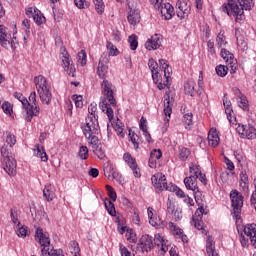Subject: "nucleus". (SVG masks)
Listing matches in <instances>:
<instances>
[{"label": "nucleus", "instance_id": "a211bd4d", "mask_svg": "<svg viewBox=\"0 0 256 256\" xmlns=\"http://www.w3.org/2000/svg\"><path fill=\"white\" fill-rule=\"evenodd\" d=\"M204 214H205V208L199 207L193 216L194 227L198 229V231H202V233H206L205 228H203V220H202Z\"/></svg>", "mask_w": 256, "mask_h": 256}, {"label": "nucleus", "instance_id": "5701e85b", "mask_svg": "<svg viewBox=\"0 0 256 256\" xmlns=\"http://www.w3.org/2000/svg\"><path fill=\"white\" fill-rule=\"evenodd\" d=\"M171 113H173V102H171V98L169 97V93L166 92V96L164 97V121L166 123V127H169V119H171Z\"/></svg>", "mask_w": 256, "mask_h": 256}, {"label": "nucleus", "instance_id": "052dcab7", "mask_svg": "<svg viewBox=\"0 0 256 256\" xmlns=\"http://www.w3.org/2000/svg\"><path fill=\"white\" fill-rule=\"evenodd\" d=\"M92 150L94 155H97L98 159H105V150H103V146L101 144Z\"/></svg>", "mask_w": 256, "mask_h": 256}, {"label": "nucleus", "instance_id": "8fccbe9b", "mask_svg": "<svg viewBox=\"0 0 256 256\" xmlns=\"http://www.w3.org/2000/svg\"><path fill=\"white\" fill-rule=\"evenodd\" d=\"M129 141H131V143L134 146V149H139V135L135 134V132L131 133V131H129Z\"/></svg>", "mask_w": 256, "mask_h": 256}, {"label": "nucleus", "instance_id": "5fc2aeb1", "mask_svg": "<svg viewBox=\"0 0 256 256\" xmlns=\"http://www.w3.org/2000/svg\"><path fill=\"white\" fill-rule=\"evenodd\" d=\"M168 227L170 231L173 233V235H178V237H180V235L183 234V230L177 227V225H175V223L173 222H169Z\"/></svg>", "mask_w": 256, "mask_h": 256}, {"label": "nucleus", "instance_id": "de8ad7c7", "mask_svg": "<svg viewBox=\"0 0 256 256\" xmlns=\"http://www.w3.org/2000/svg\"><path fill=\"white\" fill-rule=\"evenodd\" d=\"M78 157L82 159V161H85L89 158V148L87 146H81L78 151Z\"/></svg>", "mask_w": 256, "mask_h": 256}, {"label": "nucleus", "instance_id": "1a4fd4ad", "mask_svg": "<svg viewBox=\"0 0 256 256\" xmlns=\"http://www.w3.org/2000/svg\"><path fill=\"white\" fill-rule=\"evenodd\" d=\"M155 190L159 193L161 191H169L171 184H167V178L163 173H156L151 178Z\"/></svg>", "mask_w": 256, "mask_h": 256}, {"label": "nucleus", "instance_id": "c756f323", "mask_svg": "<svg viewBox=\"0 0 256 256\" xmlns=\"http://www.w3.org/2000/svg\"><path fill=\"white\" fill-rule=\"evenodd\" d=\"M221 142V139L219 138V132H217V129L211 128L208 133V143L211 147H217L219 143Z\"/></svg>", "mask_w": 256, "mask_h": 256}, {"label": "nucleus", "instance_id": "680f3d73", "mask_svg": "<svg viewBox=\"0 0 256 256\" xmlns=\"http://www.w3.org/2000/svg\"><path fill=\"white\" fill-rule=\"evenodd\" d=\"M128 42L130 43V48L132 51H135L137 49V47L139 46V42L137 41L136 35L129 36Z\"/></svg>", "mask_w": 256, "mask_h": 256}, {"label": "nucleus", "instance_id": "f704fd0d", "mask_svg": "<svg viewBox=\"0 0 256 256\" xmlns=\"http://www.w3.org/2000/svg\"><path fill=\"white\" fill-rule=\"evenodd\" d=\"M127 19H128V23L130 25H137L139 24V22L141 21V15L139 14V10H130L128 12V16H127Z\"/></svg>", "mask_w": 256, "mask_h": 256}, {"label": "nucleus", "instance_id": "13d9d810", "mask_svg": "<svg viewBox=\"0 0 256 256\" xmlns=\"http://www.w3.org/2000/svg\"><path fill=\"white\" fill-rule=\"evenodd\" d=\"M229 71V68L225 65H218L216 67V73L219 77H225Z\"/></svg>", "mask_w": 256, "mask_h": 256}, {"label": "nucleus", "instance_id": "4d7b16f0", "mask_svg": "<svg viewBox=\"0 0 256 256\" xmlns=\"http://www.w3.org/2000/svg\"><path fill=\"white\" fill-rule=\"evenodd\" d=\"M126 239L129 243H135L137 241V234H135L133 229L126 230Z\"/></svg>", "mask_w": 256, "mask_h": 256}, {"label": "nucleus", "instance_id": "dca6fc26", "mask_svg": "<svg viewBox=\"0 0 256 256\" xmlns=\"http://www.w3.org/2000/svg\"><path fill=\"white\" fill-rule=\"evenodd\" d=\"M236 131L244 139H256V129L251 125H239Z\"/></svg>", "mask_w": 256, "mask_h": 256}, {"label": "nucleus", "instance_id": "c85d7f7f", "mask_svg": "<svg viewBox=\"0 0 256 256\" xmlns=\"http://www.w3.org/2000/svg\"><path fill=\"white\" fill-rule=\"evenodd\" d=\"M158 11H160L162 17H164L166 21H169V19H172L173 15H175V10L170 3L162 5Z\"/></svg>", "mask_w": 256, "mask_h": 256}, {"label": "nucleus", "instance_id": "cd10ccee", "mask_svg": "<svg viewBox=\"0 0 256 256\" xmlns=\"http://www.w3.org/2000/svg\"><path fill=\"white\" fill-rule=\"evenodd\" d=\"M163 157V153L161 152V149H154L150 153V158L148 161V165L151 169L157 168V161Z\"/></svg>", "mask_w": 256, "mask_h": 256}, {"label": "nucleus", "instance_id": "39448f33", "mask_svg": "<svg viewBox=\"0 0 256 256\" xmlns=\"http://www.w3.org/2000/svg\"><path fill=\"white\" fill-rule=\"evenodd\" d=\"M221 10L223 11V13H227L229 17H235L237 23L245 21V15L243 14L245 8H239V6L233 0H228L227 3H224L221 6Z\"/></svg>", "mask_w": 256, "mask_h": 256}, {"label": "nucleus", "instance_id": "473e14b6", "mask_svg": "<svg viewBox=\"0 0 256 256\" xmlns=\"http://www.w3.org/2000/svg\"><path fill=\"white\" fill-rule=\"evenodd\" d=\"M33 153L35 157H39L41 161H49V157L47 156V152H45V148L39 144H36L33 149Z\"/></svg>", "mask_w": 256, "mask_h": 256}, {"label": "nucleus", "instance_id": "4c0bfd02", "mask_svg": "<svg viewBox=\"0 0 256 256\" xmlns=\"http://www.w3.org/2000/svg\"><path fill=\"white\" fill-rule=\"evenodd\" d=\"M206 252L208 256H219L215 251V242L213 241V237L208 236L206 241Z\"/></svg>", "mask_w": 256, "mask_h": 256}, {"label": "nucleus", "instance_id": "49530a36", "mask_svg": "<svg viewBox=\"0 0 256 256\" xmlns=\"http://www.w3.org/2000/svg\"><path fill=\"white\" fill-rule=\"evenodd\" d=\"M93 3L95 5V9L99 15H103L105 12V3H103V0H93Z\"/></svg>", "mask_w": 256, "mask_h": 256}, {"label": "nucleus", "instance_id": "f3484780", "mask_svg": "<svg viewBox=\"0 0 256 256\" xmlns=\"http://www.w3.org/2000/svg\"><path fill=\"white\" fill-rule=\"evenodd\" d=\"M232 91L237 101L238 107L243 109V111H249V101L247 100V97L241 92L239 88H233Z\"/></svg>", "mask_w": 256, "mask_h": 256}, {"label": "nucleus", "instance_id": "6e6d98bb", "mask_svg": "<svg viewBox=\"0 0 256 256\" xmlns=\"http://www.w3.org/2000/svg\"><path fill=\"white\" fill-rule=\"evenodd\" d=\"M78 63L82 66L85 67L87 65V54L85 53V50H81L78 55Z\"/></svg>", "mask_w": 256, "mask_h": 256}, {"label": "nucleus", "instance_id": "9b49d317", "mask_svg": "<svg viewBox=\"0 0 256 256\" xmlns=\"http://www.w3.org/2000/svg\"><path fill=\"white\" fill-rule=\"evenodd\" d=\"M231 207L236 215L241 213L243 207V194L237 189H234L230 192Z\"/></svg>", "mask_w": 256, "mask_h": 256}, {"label": "nucleus", "instance_id": "774afa93", "mask_svg": "<svg viewBox=\"0 0 256 256\" xmlns=\"http://www.w3.org/2000/svg\"><path fill=\"white\" fill-rule=\"evenodd\" d=\"M6 143L9 145V147H13V145L17 143V138L15 137V135L8 133L6 136Z\"/></svg>", "mask_w": 256, "mask_h": 256}, {"label": "nucleus", "instance_id": "3c124183", "mask_svg": "<svg viewBox=\"0 0 256 256\" xmlns=\"http://www.w3.org/2000/svg\"><path fill=\"white\" fill-rule=\"evenodd\" d=\"M123 159L125 161V163H127V165H129V167H135L137 165V161H135V158H133V156H131V154L129 153H125L123 156Z\"/></svg>", "mask_w": 256, "mask_h": 256}, {"label": "nucleus", "instance_id": "f257e3e1", "mask_svg": "<svg viewBox=\"0 0 256 256\" xmlns=\"http://www.w3.org/2000/svg\"><path fill=\"white\" fill-rule=\"evenodd\" d=\"M159 64L153 58L149 59L148 67L152 74V79L157 85L158 89H165L171 85V68L164 59L159 60Z\"/></svg>", "mask_w": 256, "mask_h": 256}, {"label": "nucleus", "instance_id": "a19ab883", "mask_svg": "<svg viewBox=\"0 0 256 256\" xmlns=\"http://www.w3.org/2000/svg\"><path fill=\"white\" fill-rule=\"evenodd\" d=\"M41 253L43 256H65L61 249L42 248Z\"/></svg>", "mask_w": 256, "mask_h": 256}, {"label": "nucleus", "instance_id": "603ef678", "mask_svg": "<svg viewBox=\"0 0 256 256\" xmlns=\"http://www.w3.org/2000/svg\"><path fill=\"white\" fill-rule=\"evenodd\" d=\"M216 43L217 46L220 48L225 47L227 45V40L225 39V34L223 32H220L216 37Z\"/></svg>", "mask_w": 256, "mask_h": 256}, {"label": "nucleus", "instance_id": "20e7f679", "mask_svg": "<svg viewBox=\"0 0 256 256\" xmlns=\"http://www.w3.org/2000/svg\"><path fill=\"white\" fill-rule=\"evenodd\" d=\"M99 116H97V104L91 103L88 107V117L86 118L85 133H97L99 129Z\"/></svg>", "mask_w": 256, "mask_h": 256}, {"label": "nucleus", "instance_id": "6ab92c4d", "mask_svg": "<svg viewBox=\"0 0 256 256\" xmlns=\"http://www.w3.org/2000/svg\"><path fill=\"white\" fill-rule=\"evenodd\" d=\"M223 105H224L225 113L227 115V119L229 123H232L233 125H235V123H237V118H235L233 107H231V100L227 98V95H224L223 97Z\"/></svg>", "mask_w": 256, "mask_h": 256}, {"label": "nucleus", "instance_id": "bf43d9fd", "mask_svg": "<svg viewBox=\"0 0 256 256\" xmlns=\"http://www.w3.org/2000/svg\"><path fill=\"white\" fill-rule=\"evenodd\" d=\"M238 3L246 11H249L254 5L253 0H238Z\"/></svg>", "mask_w": 256, "mask_h": 256}, {"label": "nucleus", "instance_id": "0eeeda50", "mask_svg": "<svg viewBox=\"0 0 256 256\" xmlns=\"http://www.w3.org/2000/svg\"><path fill=\"white\" fill-rule=\"evenodd\" d=\"M0 45L4 49H9V47H11L12 51H15V49L19 47V41H17V37L13 36L11 40H9L7 28H5L3 25H0Z\"/></svg>", "mask_w": 256, "mask_h": 256}, {"label": "nucleus", "instance_id": "ddd939ff", "mask_svg": "<svg viewBox=\"0 0 256 256\" xmlns=\"http://www.w3.org/2000/svg\"><path fill=\"white\" fill-rule=\"evenodd\" d=\"M179 19H187L191 14V2L189 0H178L177 2Z\"/></svg>", "mask_w": 256, "mask_h": 256}, {"label": "nucleus", "instance_id": "bb28decb", "mask_svg": "<svg viewBox=\"0 0 256 256\" xmlns=\"http://www.w3.org/2000/svg\"><path fill=\"white\" fill-rule=\"evenodd\" d=\"M244 233L250 239V243L256 249V224H248L244 227Z\"/></svg>", "mask_w": 256, "mask_h": 256}, {"label": "nucleus", "instance_id": "79ce46f5", "mask_svg": "<svg viewBox=\"0 0 256 256\" xmlns=\"http://www.w3.org/2000/svg\"><path fill=\"white\" fill-rule=\"evenodd\" d=\"M189 173L192 179H199V176L202 174L201 167H199V165H196L194 163H190Z\"/></svg>", "mask_w": 256, "mask_h": 256}, {"label": "nucleus", "instance_id": "72a5a7b5", "mask_svg": "<svg viewBox=\"0 0 256 256\" xmlns=\"http://www.w3.org/2000/svg\"><path fill=\"white\" fill-rule=\"evenodd\" d=\"M237 45L242 51H247V40L245 33L239 29L236 30Z\"/></svg>", "mask_w": 256, "mask_h": 256}, {"label": "nucleus", "instance_id": "7ed1b4c3", "mask_svg": "<svg viewBox=\"0 0 256 256\" xmlns=\"http://www.w3.org/2000/svg\"><path fill=\"white\" fill-rule=\"evenodd\" d=\"M34 83L41 103L43 105H49L51 99H53V94H51V86L49 85V82H47V78L43 75L36 76L34 78Z\"/></svg>", "mask_w": 256, "mask_h": 256}, {"label": "nucleus", "instance_id": "a878e982", "mask_svg": "<svg viewBox=\"0 0 256 256\" xmlns=\"http://www.w3.org/2000/svg\"><path fill=\"white\" fill-rule=\"evenodd\" d=\"M83 133L88 140V145H90L92 149H95L96 147H99L101 145V141L99 140V138H97V136H95L99 134V128H97L96 132H89V136L85 132V128H83Z\"/></svg>", "mask_w": 256, "mask_h": 256}, {"label": "nucleus", "instance_id": "f8f14e48", "mask_svg": "<svg viewBox=\"0 0 256 256\" xmlns=\"http://www.w3.org/2000/svg\"><path fill=\"white\" fill-rule=\"evenodd\" d=\"M2 167L9 177L17 175V161H15V158L11 156L2 158Z\"/></svg>", "mask_w": 256, "mask_h": 256}, {"label": "nucleus", "instance_id": "ea45409f", "mask_svg": "<svg viewBox=\"0 0 256 256\" xmlns=\"http://www.w3.org/2000/svg\"><path fill=\"white\" fill-rule=\"evenodd\" d=\"M147 211L150 225H152V227H159V225H161V218L154 216L152 207H148Z\"/></svg>", "mask_w": 256, "mask_h": 256}, {"label": "nucleus", "instance_id": "423d86ee", "mask_svg": "<svg viewBox=\"0 0 256 256\" xmlns=\"http://www.w3.org/2000/svg\"><path fill=\"white\" fill-rule=\"evenodd\" d=\"M14 97L18 101H20L23 109H25V119L28 123H30V121H32L34 117H37V115H39V111H41V108H39V106H31V103H29V100H27L25 96H23V94L15 92Z\"/></svg>", "mask_w": 256, "mask_h": 256}, {"label": "nucleus", "instance_id": "393cba45", "mask_svg": "<svg viewBox=\"0 0 256 256\" xmlns=\"http://www.w3.org/2000/svg\"><path fill=\"white\" fill-rule=\"evenodd\" d=\"M109 70V59L107 57H101L97 67V75L100 79H105L107 71Z\"/></svg>", "mask_w": 256, "mask_h": 256}, {"label": "nucleus", "instance_id": "2f4dec72", "mask_svg": "<svg viewBox=\"0 0 256 256\" xmlns=\"http://www.w3.org/2000/svg\"><path fill=\"white\" fill-rule=\"evenodd\" d=\"M184 91L186 95H190V97H194L197 93V84L195 80L190 79L184 84Z\"/></svg>", "mask_w": 256, "mask_h": 256}, {"label": "nucleus", "instance_id": "4468645a", "mask_svg": "<svg viewBox=\"0 0 256 256\" xmlns=\"http://www.w3.org/2000/svg\"><path fill=\"white\" fill-rule=\"evenodd\" d=\"M61 51L64 71H66L70 77H75V66L71 63V59H69V52H67L65 48H62Z\"/></svg>", "mask_w": 256, "mask_h": 256}, {"label": "nucleus", "instance_id": "6e6552de", "mask_svg": "<svg viewBox=\"0 0 256 256\" xmlns=\"http://www.w3.org/2000/svg\"><path fill=\"white\" fill-rule=\"evenodd\" d=\"M102 93L105 97L104 101H108L112 107H117V100H115L114 91H113V83L108 80H103L101 83Z\"/></svg>", "mask_w": 256, "mask_h": 256}, {"label": "nucleus", "instance_id": "c9c22d12", "mask_svg": "<svg viewBox=\"0 0 256 256\" xmlns=\"http://www.w3.org/2000/svg\"><path fill=\"white\" fill-rule=\"evenodd\" d=\"M43 197L48 201L51 202L55 199V186L51 184H47L43 190Z\"/></svg>", "mask_w": 256, "mask_h": 256}, {"label": "nucleus", "instance_id": "864d4df0", "mask_svg": "<svg viewBox=\"0 0 256 256\" xmlns=\"http://www.w3.org/2000/svg\"><path fill=\"white\" fill-rule=\"evenodd\" d=\"M168 191H173L177 197H180V199H185V192H183V190H181L179 187L170 184V188H168Z\"/></svg>", "mask_w": 256, "mask_h": 256}, {"label": "nucleus", "instance_id": "338daca9", "mask_svg": "<svg viewBox=\"0 0 256 256\" xmlns=\"http://www.w3.org/2000/svg\"><path fill=\"white\" fill-rule=\"evenodd\" d=\"M179 155H180V159L182 161H185V160L188 159L189 155H191V151L187 148H181L180 152H179Z\"/></svg>", "mask_w": 256, "mask_h": 256}, {"label": "nucleus", "instance_id": "b1692460", "mask_svg": "<svg viewBox=\"0 0 256 256\" xmlns=\"http://www.w3.org/2000/svg\"><path fill=\"white\" fill-rule=\"evenodd\" d=\"M167 211L168 213H171V215H173L176 221H181V219H183L181 209L175 206V202H173L171 198L167 199Z\"/></svg>", "mask_w": 256, "mask_h": 256}, {"label": "nucleus", "instance_id": "9d476101", "mask_svg": "<svg viewBox=\"0 0 256 256\" xmlns=\"http://www.w3.org/2000/svg\"><path fill=\"white\" fill-rule=\"evenodd\" d=\"M184 185L186 189L193 191L195 201L196 203H199L201 197H203V193L199 190V186H197V179L193 178V176H188L184 178Z\"/></svg>", "mask_w": 256, "mask_h": 256}, {"label": "nucleus", "instance_id": "58836bf2", "mask_svg": "<svg viewBox=\"0 0 256 256\" xmlns=\"http://www.w3.org/2000/svg\"><path fill=\"white\" fill-rule=\"evenodd\" d=\"M99 106L103 111V113H106L109 121H113V117H114L113 108L109 107V104H107V100H101Z\"/></svg>", "mask_w": 256, "mask_h": 256}, {"label": "nucleus", "instance_id": "09e8293b", "mask_svg": "<svg viewBox=\"0 0 256 256\" xmlns=\"http://www.w3.org/2000/svg\"><path fill=\"white\" fill-rule=\"evenodd\" d=\"M106 47L108 49V55H110L111 57L119 55V49H117V46L113 45V43L107 42Z\"/></svg>", "mask_w": 256, "mask_h": 256}, {"label": "nucleus", "instance_id": "f03ea898", "mask_svg": "<svg viewBox=\"0 0 256 256\" xmlns=\"http://www.w3.org/2000/svg\"><path fill=\"white\" fill-rule=\"evenodd\" d=\"M153 241L158 247L160 255H165V253L169 251V240L165 239L162 234H156L154 239L149 235H143L140 238V247L142 251H146V253H149V251H151V249H153L154 247Z\"/></svg>", "mask_w": 256, "mask_h": 256}, {"label": "nucleus", "instance_id": "c03bdc74", "mask_svg": "<svg viewBox=\"0 0 256 256\" xmlns=\"http://www.w3.org/2000/svg\"><path fill=\"white\" fill-rule=\"evenodd\" d=\"M185 129H191L193 127V113H187L182 119Z\"/></svg>", "mask_w": 256, "mask_h": 256}, {"label": "nucleus", "instance_id": "412c9836", "mask_svg": "<svg viewBox=\"0 0 256 256\" xmlns=\"http://www.w3.org/2000/svg\"><path fill=\"white\" fill-rule=\"evenodd\" d=\"M36 241L43 247V249H49V245H51V240L49 239V234L43 233V229H36L35 235Z\"/></svg>", "mask_w": 256, "mask_h": 256}, {"label": "nucleus", "instance_id": "e433bc0d", "mask_svg": "<svg viewBox=\"0 0 256 256\" xmlns=\"http://www.w3.org/2000/svg\"><path fill=\"white\" fill-rule=\"evenodd\" d=\"M139 128L141 129V131L143 132V135L147 141V143H151V134L148 131V127H147V118L145 117H141L140 119V123H139Z\"/></svg>", "mask_w": 256, "mask_h": 256}, {"label": "nucleus", "instance_id": "2eb2a0df", "mask_svg": "<svg viewBox=\"0 0 256 256\" xmlns=\"http://www.w3.org/2000/svg\"><path fill=\"white\" fill-rule=\"evenodd\" d=\"M220 55L222 59H224V61L228 63V65L230 66L231 68L230 73L232 74L237 73V60H235V57L233 56V54L229 52V50L222 48Z\"/></svg>", "mask_w": 256, "mask_h": 256}, {"label": "nucleus", "instance_id": "4be33fe9", "mask_svg": "<svg viewBox=\"0 0 256 256\" xmlns=\"http://www.w3.org/2000/svg\"><path fill=\"white\" fill-rule=\"evenodd\" d=\"M26 15L28 17H33V20L35 21L36 25H43V23H45V16H43L41 10L37 8H28L26 10Z\"/></svg>", "mask_w": 256, "mask_h": 256}, {"label": "nucleus", "instance_id": "7c9ffc66", "mask_svg": "<svg viewBox=\"0 0 256 256\" xmlns=\"http://www.w3.org/2000/svg\"><path fill=\"white\" fill-rule=\"evenodd\" d=\"M239 187L240 191H242L246 195L249 194V177L246 173H240Z\"/></svg>", "mask_w": 256, "mask_h": 256}, {"label": "nucleus", "instance_id": "a18cd8bd", "mask_svg": "<svg viewBox=\"0 0 256 256\" xmlns=\"http://www.w3.org/2000/svg\"><path fill=\"white\" fill-rule=\"evenodd\" d=\"M115 171V166L110 162L104 164V175L107 178H111V174Z\"/></svg>", "mask_w": 256, "mask_h": 256}, {"label": "nucleus", "instance_id": "69168bd1", "mask_svg": "<svg viewBox=\"0 0 256 256\" xmlns=\"http://www.w3.org/2000/svg\"><path fill=\"white\" fill-rule=\"evenodd\" d=\"M106 190L110 199L112 201H117V193L115 192L113 187H111L110 185H106Z\"/></svg>", "mask_w": 256, "mask_h": 256}, {"label": "nucleus", "instance_id": "e2e57ef3", "mask_svg": "<svg viewBox=\"0 0 256 256\" xmlns=\"http://www.w3.org/2000/svg\"><path fill=\"white\" fill-rule=\"evenodd\" d=\"M81 251V249H79V244H77L76 242H72L70 244V253L73 254V256H81V254L79 253Z\"/></svg>", "mask_w": 256, "mask_h": 256}, {"label": "nucleus", "instance_id": "aec40b11", "mask_svg": "<svg viewBox=\"0 0 256 256\" xmlns=\"http://www.w3.org/2000/svg\"><path fill=\"white\" fill-rule=\"evenodd\" d=\"M163 38L159 34H154L150 39H148L145 43V48L148 51H155L161 47V43Z\"/></svg>", "mask_w": 256, "mask_h": 256}, {"label": "nucleus", "instance_id": "0e129e2a", "mask_svg": "<svg viewBox=\"0 0 256 256\" xmlns=\"http://www.w3.org/2000/svg\"><path fill=\"white\" fill-rule=\"evenodd\" d=\"M72 99L75 103V106L79 109H81V107H83V96L81 95H73Z\"/></svg>", "mask_w": 256, "mask_h": 256}, {"label": "nucleus", "instance_id": "37998d69", "mask_svg": "<svg viewBox=\"0 0 256 256\" xmlns=\"http://www.w3.org/2000/svg\"><path fill=\"white\" fill-rule=\"evenodd\" d=\"M105 208L107 209L109 215L112 217H115L117 215V211L115 210V204L109 200V198H106L104 200Z\"/></svg>", "mask_w": 256, "mask_h": 256}]
</instances>
